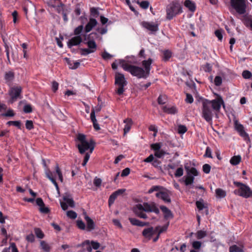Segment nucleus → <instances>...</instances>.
Here are the masks:
<instances>
[{
  "label": "nucleus",
  "instance_id": "nucleus-4",
  "mask_svg": "<svg viewBox=\"0 0 252 252\" xmlns=\"http://www.w3.org/2000/svg\"><path fill=\"white\" fill-rule=\"evenodd\" d=\"M122 67L125 70L129 72L132 76H136L138 78H146L148 76L145 71L142 67L131 64H128L125 63L124 59H119L118 61Z\"/></svg>",
  "mask_w": 252,
  "mask_h": 252
},
{
  "label": "nucleus",
  "instance_id": "nucleus-36",
  "mask_svg": "<svg viewBox=\"0 0 252 252\" xmlns=\"http://www.w3.org/2000/svg\"><path fill=\"white\" fill-rule=\"evenodd\" d=\"M172 55L171 52L169 50L164 51L163 52L162 59L164 61H167L171 58Z\"/></svg>",
  "mask_w": 252,
  "mask_h": 252
},
{
  "label": "nucleus",
  "instance_id": "nucleus-22",
  "mask_svg": "<svg viewBox=\"0 0 252 252\" xmlns=\"http://www.w3.org/2000/svg\"><path fill=\"white\" fill-rule=\"evenodd\" d=\"M152 60L149 58L148 60H144L142 62V65L144 67V71L147 74V76H148L150 73V71L151 70V65L152 63Z\"/></svg>",
  "mask_w": 252,
  "mask_h": 252
},
{
  "label": "nucleus",
  "instance_id": "nucleus-48",
  "mask_svg": "<svg viewBox=\"0 0 252 252\" xmlns=\"http://www.w3.org/2000/svg\"><path fill=\"white\" fill-rule=\"evenodd\" d=\"M34 232L36 237H38V238L42 239L44 237V234L39 228H35Z\"/></svg>",
  "mask_w": 252,
  "mask_h": 252
},
{
  "label": "nucleus",
  "instance_id": "nucleus-1",
  "mask_svg": "<svg viewBox=\"0 0 252 252\" xmlns=\"http://www.w3.org/2000/svg\"><path fill=\"white\" fill-rule=\"evenodd\" d=\"M224 101L220 95L213 100L204 99L202 101V117L207 122H211L214 114H217L220 111L221 106Z\"/></svg>",
  "mask_w": 252,
  "mask_h": 252
},
{
  "label": "nucleus",
  "instance_id": "nucleus-39",
  "mask_svg": "<svg viewBox=\"0 0 252 252\" xmlns=\"http://www.w3.org/2000/svg\"><path fill=\"white\" fill-rule=\"evenodd\" d=\"M90 12L91 15L94 18H97L99 16V12L98 11V8L92 7L90 9Z\"/></svg>",
  "mask_w": 252,
  "mask_h": 252
},
{
  "label": "nucleus",
  "instance_id": "nucleus-25",
  "mask_svg": "<svg viewBox=\"0 0 252 252\" xmlns=\"http://www.w3.org/2000/svg\"><path fill=\"white\" fill-rule=\"evenodd\" d=\"M124 123L125 124V126L124 128V134H126L130 130L133 122L131 119L127 118L124 120Z\"/></svg>",
  "mask_w": 252,
  "mask_h": 252
},
{
  "label": "nucleus",
  "instance_id": "nucleus-53",
  "mask_svg": "<svg viewBox=\"0 0 252 252\" xmlns=\"http://www.w3.org/2000/svg\"><path fill=\"white\" fill-rule=\"evenodd\" d=\"M201 245V242L198 241H194L192 243V246L194 249H199Z\"/></svg>",
  "mask_w": 252,
  "mask_h": 252
},
{
  "label": "nucleus",
  "instance_id": "nucleus-26",
  "mask_svg": "<svg viewBox=\"0 0 252 252\" xmlns=\"http://www.w3.org/2000/svg\"><path fill=\"white\" fill-rule=\"evenodd\" d=\"M129 220L133 225L144 226L149 224L148 222H143L135 218H129Z\"/></svg>",
  "mask_w": 252,
  "mask_h": 252
},
{
  "label": "nucleus",
  "instance_id": "nucleus-16",
  "mask_svg": "<svg viewBox=\"0 0 252 252\" xmlns=\"http://www.w3.org/2000/svg\"><path fill=\"white\" fill-rule=\"evenodd\" d=\"M15 77V74L13 71H8L4 73V79L5 82L9 86L11 85V83L13 81Z\"/></svg>",
  "mask_w": 252,
  "mask_h": 252
},
{
  "label": "nucleus",
  "instance_id": "nucleus-14",
  "mask_svg": "<svg viewBox=\"0 0 252 252\" xmlns=\"http://www.w3.org/2000/svg\"><path fill=\"white\" fill-rule=\"evenodd\" d=\"M142 26L152 32H156L158 30V25L153 22H144Z\"/></svg>",
  "mask_w": 252,
  "mask_h": 252
},
{
  "label": "nucleus",
  "instance_id": "nucleus-12",
  "mask_svg": "<svg viewBox=\"0 0 252 252\" xmlns=\"http://www.w3.org/2000/svg\"><path fill=\"white\" fill-rule=\"evenodd\" d=\"M63 201H60V204L63 211L66 210L68 206L71 208L75 207L74 201L69 195L66 194L63 196Z\"/></svg>",
  "mask_w": 252,
  "mask_h": 252
},
{
  "label": "nucleus",
  "instance_id": "nucleus-59",
  "mask_svg": "<svg viewBox=\"0 0 252 252\" xmlns=\"http://www.w3.org/2000/svg\"><path fill=\"white\" fill-rule=\"evenodd\" d=\"M211 170V166L208 164H205L203 165V171L206 174L210 173Z\"/></svg>",
  "mask_w": 252,
  "mask_h": 252
},
{
  "label": "nucleus",
  "instance_id": "nucleus-20",
  "mask_svg": "<svg viewBox=\"0 0 252 252\" xmlns=\"http://www.w3.org/2000/svg\"><path fill=\"white\" fill-rule=\"evenodd\" d=\"M241 20L247 27H250L252 30V16L245 14L243 16Z\"/></svg>",
  "mask_w": 252,
  "mask_h": 252
},
{
  "label": "nucleus",
  "instance_id": "nucleus-18",
  "mask_svg": "<svg viewBox=\"0 0 252 252\" xmlns=\"http://www.w3.org/2000/svg\"><path fill=\"white\" fill-rule=\"evenodd\" d=\"M83 36L84 37L85 40L95 41V40L97 39H99L100 40L102 39V37L100 36L99 34L96 32H92L88 35H87L86 33Z\"/></svg>",
  "mask_w": 252,
  "mask_h": 252
},
{
  "label": "nucleus",
  "instance_id": "nucleus-57",
  "mask_svg": "<svg viewBox=\"0 0 252 252\" xmlns=\"http://www.w3.org/2000/svg\"><path fill=\"white\" fill-rule=\"evenodd\" d=\"M26 127L28 130L32 129L33 128L32 121L31 120H27L26 122Z\"/></svg>",
  "mask_w": 252,
  "mask_h": 252
},
{
  "label": "nucleus",
  "instance_id": "nucleus-58",
  "mask_svg": "<svg viewBox=\"0 0 252 252\" xmlns=\"http://www.w3.org/2000/svg\"><path fill=\"white\" fill-rule=\"evenodd\" d=\"M243 77L245 79H249L252 76V73L248 70H244L242 73Z\"/></svg>",
  "mask_w": 252,
  "mask_h": 252
},
{
  "label": "nucleus",
  "instance_id": "nucleus-24",
  "mask_svg": "<svg viewBox=\"0 0 252 252\" xmlns=\"http://www.w3.org/2000/svg\"><path fill=\"white\" fill-rule=\"evenodd\" d=\"M85 219L87 223V229L88 231L94 230L95 228V224L94 221L88 216L86 215Z\"/></svg>",
  "mask_w": 252,
  "mask_h": 252
},
{
  "label": "nucleus",
  "instance_id": "nucleus-3",
  "mask_svg": "<svg viewBox=\"0 0 252 252\" xmlns=\"http://www.w3.org/2000/svg\"><path fill=\"white\" fill-rule=\"evenodd\" d=\"M133 210L137 216L142 219L147 218V216L144 212H154L156 214L159 213L158 208L154 202L150 204L146 202L143 204H137L133 207Z\"/></svg>",
  "mask_w": 252,
  "mask_h": 252
},
{
  "label": "nucleus",
  "instance_id": "nucleus-13",
  "mask_svg": "<svg viewBox=\"0 0 252 252\" xmlns=\"http://www.w3.org/2000/svg\"><path fill=\"white\" fill-rule=\"evenodd\" d=\"M98 22L94 18H90L89 22L85 26L84 29L85 32L88 33L91 32L95 27L96 26Z\"/></svg>",
  "mask_w": 252,
  "mask_h": 252
},
{
  "label": "nucleus",
  "instance_id": "nucleus-32",
  "mask_svg": "<svg viewBox=\"0 0 252 252\" xmlns=\"http://www.w3.org/2000/svg\"><path fill=\"white\" fill-rule=\"evenodd\" d=\"M241 160V157L240 156H234L231 158L230 163L233 165H238Z\"/></svg>",
  "mask_w": 252,
  "mask_h": 252
},
{
  "label": "nucleus",
  "instance_id": "nucleus-60",
  "mask_svg": "<svg viewBox=\"0 0 252 252\" xmlns=\"http://www.w3.org/2000/svg\"><path fill=\"white\" fill-rule=\"evenodd\" d=\"M196 205L199 210H202L205 208L203 201H197Z\"/></svg>",
  "mask_w": 252,
  "mask_h": 252
},
{
  "label": "nucleus",
  "instance_id": "nucleus-6",
  "mask_svg": "<svg viewBox=\"0 0 252 252\" xmlns=\"http://www.w3.org/2000/svg\"><path fill=\"white\" fill-rule=\"evenodd\" d=\"M55 170H56L55 172H51L49 169L46 170L45 171V174H46V176L52 182V183L55 186L57 190L59 191V188L58 184L56 181V180L55 178V174H57L58 175L59 179L60 180V181L61 182H62L63 181V177L62 172L59 167L58 164H56V167H55Z\"/></svg>",
  "mask_w": 252,
  "mask_h": 252
},
{
  "label": "nucleus",
  "instance_id": "nucleus-38",
  "mask_svg": "<svg viewBox=\"0 0 252 252\" xmlns=\"http://www.w3.org/2000/svg\"><path fill=\"white\" fill-rule=\"evenodd\" d=\"M196 238L198 239H201L207 236V232L206 231L199 230L195 234Z\"/></svg>",
  "mask_w": 252,
  "mask_h": 252
},
{
  "label": "nucleus",
  "instance_id": "nucleus-33",
  "mask_svg": "<svg viewBox=\"0 0 252 252\" xmlns=\"http://www.w3.org/2000/svg\"><path fill=\"white\" fill-rule=\"evenodd\" d=\"M40 246L41 247V249L45 252H50L51 250V247L50 245L44 241H41L40 242Z\"/></svg>",
  "mask_w": 252,
  "mask_h": 252
},
{
  "label": "nucleus",
  "instance_id": "nucleus-29",
  "mask_svg": "<svg viewBox=\"0 0 252 252\" xmlns=\"http://www.w3.org/2000/svg\"><path fill=\"white\" fill-rule=\"evenodd\" d=\"M86 42L85 43L88 47V49H90L91 51H93V53L94 52L96 49L97 45L95 43V41L86 40Z\"/></svg>",
  "mask_w": 252,
  "mask_h": 252
},
{
  "label": "nucleus",
  "instance_id": "nucleus-46",
  "mask_svg": "<svg viewBox=\"0 0 252 252\" xmlns=\"http://www.w3.org/2000/svg\"><path fill=\"white\" fill-rule=\"evenodd\" d=\"M137 3L139 4L140 7L144 9H147L149 6V2L146 0L142 1L141 2L138 1Z\"/></svg>",
  "mask_w": 252,
  "mask_h": 252
},
{
  "label": "nucleus",
  "instance_id": "nucleus-44",
  "mask_svg": "<svg viewBox=\"0 0 252 252\" xmlns=\"http://www.w3.org/2000/svg\"><path fill=\"white\" fill-rule=\"evenodd\" d=\"M108 31L107 28L106 26L105 27H97L96 29V32H97L98 34H100L101 35L107 33Z\"/></svg>",
  "mask_w": 252,
  "mask_h": 252
},
{
  "label": "nucleus",
  "instance_id": "nucleus-42",
  "mask_svg": "<svg viewBox=\"0 0 252 252\" xmlns=\"http://www.w3.org/2000/svg\"><path fill=\"white\" fill-rule=\"evenodd\" d=\"M161 147V144L160 143H156L151 144V148L152 150H153L155 152L158 151L160 150Z\"/></svg>",
  "mask_w": 252,
  "mask_h": 252
},
{
  "label": "nucleus",
  "instance_id": "nucleus-61",
  "mask_svg": "<svg viewBox=\"0 0 252 252\" xmlns=\"http://www.w3.org/2000/svg\"><path fill=\"white\" fill-rule=\"evenodd\" d=\"M167 229V226L165 225L163 226H162L161 227L160 226H158L156 227V230H158V235H160V234L163 232L165 231Z\"/></svg>",
  "mask_w": 252,
  "mask_h": 252
},
{
  "label": "nucleus",
  "instance_id": "nucleus-62",
  "mask_svg": "<svg viewBox=\"0 0 252 252\" xmlns=\"http://www.w3.org/2000/svg\"><path fill=\"white\" fill-rule=\"evenodd\" d=\"M204 157L212 158V151L210 147H207L206 149L205 153L204 155Z\"/></svg>",
  "mask_w": 252,
  "mask_h": 252
},
{
  "label": "nucleus",
  "instance_id": "nucleus-63",
  "mask_svg": "<svg viewBox=\"0 0 252 252\" xmlns=\"http://www.w3.org/2000/svg\"><path fill=\"white\" fill-rule=\"evenodd\" d=\"M23 110L26 113H30L32 112V108L31 105L26 104L24 106Z\"/></svg>",
  "mask_w": 252,
  "mask_h": 252
},
{
  "label": "nucleus",
  "instance_id": "nucleus-43",
  "mask_svg": "<svg viewBox=\"0 0 252 252\" xmlns=\"http://www.w3.org/2000/svg\"><path fill=\"white\" fill-rule=\"evenodd\" d=\"M167 97L165 95H160L158 98V102L159 104H164L166 103Z\"/></svg>",
  "mask_w": 252,
  "mask_h": 252
},
{
  "label": "nucleus",
  "instance_id": "nucleus-17",
  "mask_svg": "<svg viewBox=\"0 0 252 252\" xmlns=\"http://www.w3.org/2000/svg\"><path fill=\"white\" fill-rule=\"evenodd\" d=\"M156 196L162 199L165 203H170L171 199L168 193L166 191H159L156 194Z\"/></svg>",
  "mask_w": 252,
  "mask_h": 252
},
{
  "label": "nucleus",
  "instance_id": "nucleus-2",
  "mask_svg": "<svg viewBox=\"0 0 252 252\" xmlns=\"http://www.w3.org/2000/svg\"><path fill=\"white\" fill-rule=\"evenodd\" d=\"M77 140L79 143L77 144V147L80 154H83L88 150H90L89 153H86L82 163V166H85L90 158L91 154L94 151L95 143L92 140H90L89 141H87L86 136L81 133L78 135Z\"/></svg>",
  "mask_w": 252,
  "mask_h": 252
},
{
  "label": "nucleus",
  "instance_id": "nucleus-64",
  "mask_svg": "<svg viewBox=\"0 0 252 252\" xmlns=\"http://www.w3.org/2000/svg\"><path fill=\"white\" fill-rule=\"evenodd\" d=\"M101 179L97 177H95L94 180V184L96 187H99L101 185Z\"/></svg>",
  "mask_w": 252,
  "mask_h": 252
},
{
  "label": "nucleus",
  "instance_id": "nucleus-54",
  "mask_svg": "<svg viewBox=\"0 0 252 252\" xmlns=\"http://www.w3.org/2000/svg\"><path fill=\"white\" fill-rule=\"evenodd\" d=\"M77 225L79 228L82 230H84L86 228V225L82 220L77 221Z\"/></svg>",
  "mask_w": 252,
  "mask_h": 252
},
{
  "label": "nucleus",
  "instance_id": "nucleus-15",
  "mask_svg": "<svg viewBox=\"0 0 252 252\" xmlns=\"http://www.w3.org/2000/svg\"><path fill=\"white\" fill-rule=\"evenodd\" d=\"M82 41V37L81 36H75L70 39L67 42V45L69 48L73 46L79 45Z\"/></svg>",
  "mask_w": 252,
  "mask_h": 252
},
{
  "label": "nucleus",
  "instance_id": "nucleus-47",
  "mask_svg": "<svg viewBox=\"0 0 252 252\" xmlns=\"http://www.w3.org/2000/svg\"><path fill=\"white\" fill-rule=\"evenodd\" d=\"M118 195L116 194L114 192L110 196L108 200L109 205H111L114 203L115 199Z\"/></svg>",
  "mask_w": 252,
  "mask_h": 252
},
{
  "label": "nucleus",
  "instance_id": "nucleus-40",
  "mask_svg": "<svg viewBox=\"0 0 252 252\" xmlns=\"http://www.w3.org/2000/svg\"><path fill=\"white\" fill-rule=\"evenodd\" d=\"M3 42L4 43V48H5V51L6 52V57L7 59V60L9 62H10V59H9V52H10V49L11 48V46H9L6 42L5 41L4 39H3Z\"/></svg>",
  "mask_w": 252,
  "mask_h": 252
},
{
  "label": "nucleus",
  "instance_id": "nucleus-45",
  "mask_svg": "<svg viewBox=\"0 0 252 252\" xmlns=\"http://www.w3.org/2000/svg\"><path fill=\"white\" fill-rule=\"evenodd\" d=\"M66 215L68 218L71 219H75L77 217V213L75 212L72 210L67 211Z\"/></svg>",
  "mask_w": 252,
  "mask_h": 252
},
{
  "label": "nucleus",
  "instance_id": "nucleus-34",
  "mask_svg": "<svg viewBox=\"0 0 252 252\" xmlns=\"http://www.w3.org/2000/svg\"><path fill=\"white\" fill-rule=\"evenodd\" d=\"M84 27L82 25H80L76 27L74 30V34L75 36H81L83 35L82 34ZM84 34H83L84 35Z\"/></svg>",
  "mask_w": 252,
  "mask_h": 252
},
{
  "label": "nucleus",
  "instance_id": "nucleus-28",
  "mask_svg": "<svg viewBox=\"0 0 252 252\" xmlns=\"http://www.w3.org/2000/svg\"><path fill=\"white\" fill-rule=\"evenodd\" d=\"M160 208L162 211V212L164 213V217L165 219H167L172 217L171 211L169 209H168L166 206H160Z\"/></svg>",
  "mask_w": 252,
  "mask_h": 252
},
{
  "label": "nucleus",
  "instance_id": "nucleus-10",
  "mask_svg": "<svg viewBox=\"0 0 252 252\" xmlns=\"http://www.w3.org/2000/svg\"><path fill=\"white\" fill-rule=\"evenodd\" d=\"M21 92L22 88L20 86L11 87L8 92V94L11 98L10 102L13 103L17 100L18 98H21V97H20Z\"/></svg>",
  "mask_w": 252,
  "mask_h": 252
},
{
  "label": "nucleus",
  "instance_id": "nucleus-23",
  "mask_svg": "<svg viewBox=\"0 0 252 252\" xmlns=\"http://www.w3.org/2000/svg\"><path fill=\"white\" fill-rule=\"evenodd\" d=\"M163 111L168 114L174 115L177 113L178 110L175 106L165 105L162 107Z\"/></svg>",
  "mask_w": 252,
  "mask_h": 252
},
{
  "label": "nucleus",
  "instance_id": "nucleus-11",
  "mask_svg": "<svg viewBox=\"0 0 252 252\" xmlns=\"http://www.w3.org/2000/svg\"><path fill=\"white\" fill-rule=\"evenodd\" d=\"M234 193L244 198H249L252 196V191L250 187L246 185L240 187L239 189L235 190Z\"/></svg>",
  "mask_w": 252,
  "mask_h": 252
},
{
  "label": "nucleus",
  "instance_id": "nucleus-30",
  "mask_svg": "<svg viewBox=\"0 0 252 252\" xmlns=\"http://www.w3.org/2000/svg\"><path fill=\"white\" fill-rule=\"evenodd\" d=\"M230 249L232 250V252H244V246L242 245L238 246L233 245L230 247Z\"/></svg>",
  "mask_w": 252,
  "mask_h": 252
},
{
  "label": "nucleus",
  "instance_id": "nucleus-56",
  "mask_svg": "<svg viewBox=\"0 0 252 252\" xmlns=\"http://www.w3.org/2000/svg\"><path fill=\"white\" fill-rule=\"evenodd\" d=\"M178 132L180 134H184L187 131V128L185 126L180 125L178 126Z\"/></svg>",
  "mask_w": 252,
  "mask_h": 252
},
{
  "label": "nucleus",
  "instance_id": "nucleus-41",
  "mask_svg": "<svg viewBox=\"0 0 252 252\" xmlns=\"http://www.w3.org/2000/svg\"><path fill=\"white\" fill-rule=\"evenodd\" d=\"M80 64V62L79 61H76L75 62H70L68 63L69 67L71 69H75L77 68Z\"/></svg>",
  "mask_w": 252,
  "mask_h": 252
},
{
  "label": "nucleus",
  "instance_id": "nucleus-35",
  "mask_svg": "<svg viewBox=\"0 0 252 252\" xmlns=\"http://www.w3.org/2000/svg\"><path fill=\"white\" fill-rule=\"evenodd\" d=\"M216 194L217 197L219 198H223L226 196L225 191L221 189H216Z\"/></svg>",
  "mask_w": 252,
  "mask_h": 252
},
{
  "label": "nucleus",
  "instance_id": "nucleus-37",
  "mask_svg": "<svg viewBox=\"0 0 252 252\" xmlns=\"http://www.w3.org/2000/svg\"><path fill=\"white\" fill-rule=\"evenodd\" d=\"M167 154H168L167 153L161 149L155 152L154 153L155 157L158 158H163L164 156Z\"/></svg>",
  "mask_w": 252,
  "mask_h": 252
},
{
  "label": "nucleus",
  "instance_id": "nucleus-9",
  "mask_svg": "<svg viewBox=\"0 0 252 252\" xmlns=\"http://www.w3.org/2000/svg\"><path fill=\"white\" fill-rule=\"evenodd\" d=\"M231 5L236 11L240 15L246 12V4L245 0H231Z\"/></svg>",
  "mask_w": 252,
  "mask_h": 252
},
{
  "label": "nucleus",
  "instance_id": "nucleus-55",
  "mask_svg": "<svg viewBox=\"0 0 252 252\" xmlns=\"http://www.w3.org/2000/svg\"><path fill=\"white\" fill-rule=\"evenodd\" d=\"M90 245L92 246L93 249L94 250H97L100 247L99 243L96 241H90Z\"/></svg>",
  "mask_w": 252,
  "mask_h": 252
},
{
  "label": "nucleus",
  "instance_id": "nucleus-31",
  "mask_svg": "<svg viewBox=\"0 0 252 252\" xmlns=\"http://www.w3.org/2000/svg\"><path fill=\"white\" fill-rule=\"evenodd\" d=\"M125 62V63H127L128 64H134L136 63V59L134 56H127L125 58V59L124 60Z\"/></svg>",
  "mask_w": 252,
  "mask_h": 252
},
{
  "label": "nucleus",
  "instance_id": "nucleus-19",
  "mask_svg": "<svg viewBox=\"0 0 252 252\" xmlns=\"http://www.w3.org/2000/svg\"><path fill=\"white\" fill-rule=\"evenodd\" d=\"M235 127L241 136L244 138L248 137V134L245 132L244 126L242 125L238 124L236 122H235Z\"/></svg>",
  "mask_w": 252,
  "mask_h": 252
},
{
  "label": "nucleus",
  "instance_id": "nucleus-8",
  "mask_svg": "<svg viewBox=\"0 0 252 252\" xmlns=\"http://www.w3.org/2000/svg\"><path fill=\"white\" fill-rule=\"evenodd\" d=\"M115 84L119 86L117 93L119 95H121L124 92V87L126 85L127 82L126 80L125 76L123 74L117 72L115 75Z\"/></svg>",
  "mask_w": 252,
  "mask_h": 252
},
{
  "label": "nucleus",
  "instance_id": "nucleus-21",
  "mask_svg": "<svg viewBox=\"0 0 252 252\" xmlns=\"http://www.w3.org/2000/svg\"><path fill=\"white\" fill-rule=\"evenodd\" d=\"M155 231L153 227H148L143 230L142 235L145 238L150 240L153 235L155 234Z\"/></svg>",
  "mask_w": 252,
  "mask_h": 252
},
{
  "label": "nucleus",
  "instance_id": "nucleus-27",
  "mask_svg": "<svg viewBox=\"0 0 252 252\" xmlns=\"http://www.w3.org/2000/svg\"><path fill=\"white\" fill-rule=\"evenodd\" d=\"M184 5L192 12H194L196 9L195 3L190 0H186Z\"/></svg>",
  "mask_w": 252,
  "mask_h": 252
},
{
  "label": "nucleus",
  "instance_id": "nucleus-49",
  "mask_svg": "<svg viewBox=\"0 0 252 252\" xmlns=\"http://www.w3.org/2000/svg\"><path fill=\"white\" fill-rule=\"evenodd\" d=\"M8 126L13 125L18 128H21V122L20 121H8L7 124Z\"/></svg>",
  "mask_w": 252,
  "mask_h": 252
},
{
  "label": "nucleus",
  "instance_id": "nucleus-51",
  "mask_svg": "<svg viewBox=\"0 0 252 252\" xmlns=\"http://www.w3.org/2000/svg\"><path fill=\"white\" fill-rule=\"evenodd\" d=\"M184 173V170L183 167L178 168L175 173V176L176 177H181Z\"/></svg>",
  "mask_w": 252,
  "mask_h": 252
},
{
  "label": "nucleus",
  "instance_id": "nucleus-52",
  "mask_svg": "<svg viewBox=\"0 0 252 252\" xmlns=\"http://www.w3.org/2000/svg\"><path fill=\"white\" fill-rule=\"evenodd\" d=\"M222 83V78L220 76H216L214 79V84L217 86H220Z\"/></svg>",
  "mask_w": 252,
  "mask_h": 252
},
{
  "label": "nucleus",
  "instance_id": "nucleus-7",
  "mask_svg": "<svg viewBox=\"0 0 252 252\" xmlns=\"http://www.w3.org/2000/svg\"><path fill=\"white\" fill-rule=\"evenodd\" d=\"M187 174L183 178L186 186L191 185L194 182V177L198 176V172L194 167H186Z\"/></svg>",
  "mask_w": 252,
  "mask_h": 252
},
{
  "label": "nucleus",
  "instance_id": "nucleus-50",
  "mask_svg": "<svg viewBox=\"0 0 252 252\" xmlns=\"http://www.w3.org/2000/svg\"><path fill=\"white\" fill-rule=\"evenodd\" d=\"M81 55L83 56H86L89 54L93 53V51H91L88 48H82L80 49Z\"/></svg>",
  "mask_w": 252,
  "mask_h": 252
},
{
  "label": "nucleus",
  "instance_id": "nucleus-5",
  "mask_svg": "<svg viewBox=\"0 0 252 252\" xmlns=\"http://www.w3.org/2000/svg\"><path fill=\"white\" fill-rule=\"evenodd\" d=\"M182 12V5L178 2H173L166 7V18L168 20H171L173 17Z\"/></svg>",
  "mask_w": 252,
  "mask_h": 252
}]
</instances>
